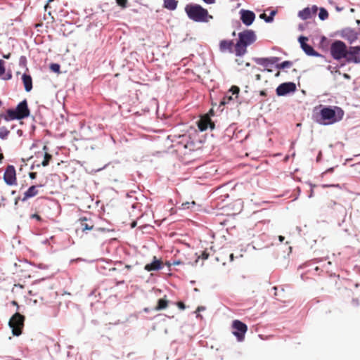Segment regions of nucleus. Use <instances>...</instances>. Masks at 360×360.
<instances>
[{
	"label": "nucleus",
	"instance_id": "obj_1",
	"mask_svg": "<svg viewBox=\"0 0 360 360\" xmlns=\"http://www.w3.org/2000/svg\"><path fill=\"white\" fill-rule=\"evenodd\" d=\"M256 41V34L251 30H246L238 33V40L235 44V54L242 56L247 53V47Z\"/></svg>",
	"mask_w": 360,
	"mask_h": 360
},
{
	"label": "nucleus",
	"instance_id": "obj_2",
	"mask_svg": "<svg viewBox=\"0 0 360 360\" xmlns=\"http://www.w3.org/2000/svg\"><path fill=\"white\" fill-rule=\"evenodd\" d=\"M185 12L188 18L195 22H207L212 18L206 8L196 4H187L185 6Z\"/></svg>",
	"mask_w": 360,
	"mask_h": 360
},
{
	"label": "nucleus",
	"instance_id": "obj_3",
	"mask_svg": "<svg viewBox=\"0 0 360 360\" xmlns=\"http://www.w3.org/2000/svg\"><path fill=\"white\" fill-rule=\"evenodd\" d=\"M344 115V111L339 107H324L320 111L319 123L325 125L333 124L340 121Z\"/></svg>",
	"mask_w": 360,
	"mask_h": 360
},
{
	"label": "nucleus",
	"instance_id": "obj_4",
	"mask_svg": "<svg viewBox=\"0 0 360 360\" xmlns=\"http://www.w3.org/2000/svg\"><path fill=\"white\" fill-rule=\"evenodd\" d=\"M25 316L18 312L15 313L8 321V326L11 328L14 336H19L22 333L24 326Z\"/></svg>",
	"mask_w": 360,
	"mask_h": 360
},
{
	"label": "nucleus",
	"instance_id": "obj_5",
	"mask_svg": "<svg viewBox=\"0 0 360 360\" xmlns=\"http://www.w3.org/2000/svg\"><path fill=\"white\" fill-rule=\"evenodd\" d=\"M347 53V46L342 41H335L330 46V53L336 60L345 58Z\"/></svg>",
	"mask_w": 360,
	"mask_h": 360
},
{
	"label": "nucleus",
	"instance_id": "obj_6",
	"mask_svg": "<svg viewBox=\"0 0 360 360\" xmlns=\"http://www.w3.org/2000/svg\"><path fill=\"white\" fill-rule=\"evenodd\" d=\"M3 179L5 184L8 186H11L17 185L16 170L13 165H8L6 167Z\"/></svg>",
	"mask_w": 360,
	"mask_h": 360
},
{
	"label": "nucleus",
	"instance_id": "obj_7",
	"mask_svg": "<svg viewBox=\"0 0 360 360\" xmlns=\"http://www.w3.org/2000/svg\"><path fill=\"white\" fill-rule=\"evenodd\" d=\"M96 269L103 275L108 276L112 270V262L111 259L100 258L96 262Z\"/></svg>",
	"mask_w": 360,
	"mask_h": 360
},
{
	"label": "nucleus",
	"instance_id": "obj_8",
	"mask_svg": "<svg viewBox=\"0 0 360 360\" xmlns=\"http://www.w3.org/2000/svg\"><path fill=\"white\" fill-rule=\"evenodd\" d=\"M233 328V333L237 338L238 340L242 341L244 339L245 334L248 330V326L239 320H235L232 323Z\"/></svg>",
	"mask_w": 360,
	"mask_h": 360
},
{
	"label": "nucleus",
	"instance_id": "obj_9",
	"mask_svg": "<svg viewBox=\"0 0 360 360\" xmlns=\"http://www.w3.org/2000/svg\"><path fill=\"white\" fill-rule=\"evenodd\" d=\"M14 109L19 120L27 118L30 115V110L26 99H23L22 101L18 103Z\"/></svg>",
	"mask_w": 360,
	"mask_h": 360
},
{
	"label": "nucleus",
	"instance_id": "obj_10",
	"mask_svg": "<svg viewBox=\"0 0 360 360\" xmlns=\"http://www.w3.org/2000/svg\"><path fill=\"white\" fill-rule=\"evenodd\" d=\"M296 91V85L293 82H285L280 84L276 89V94L279 96H285Z\"/></svg>",
	"mask_w": 360,
	"mask_h": 360
},
{
	"label": "nucleus",
	"instance_id": "obj_11",
	"mask_svg": "<svg viewBox=\"0 0 360 360\" xmlns=\"http://www.w3.org/2000/svg\"><path fill=\"white\" fill-rule=\"evenodd\" d=\"M41 186V184L38 186L33 185L30 186L29 188L24 193V195L22 198H20V196H18L15 198V205L18 204L20 200L22 202H25L29 198L36 196L38 194L37 188Z\"/></svg>",
	"mask_w": 360,
	"mask_h": 360
},
{
	"label": "nucleus",
	"instance_id": "obj_12",
	"mask_svg": "<svg viewBox=\"0 0 360 360\" xmlns=\"http://www.w3.org/2000/svg\"><path fill=\"white\" fill-rule=\"evenodd\" d=\"M345 59L349 63H360V46L350 47Z\"/></svg>",
	"mask_w": 360,
	"mask_h": 360
},
{
	"label": "nucleus",
	"instance_id": "obj_13",
	"mask_svg": "<svg viewBox=\"0 0 360 360\" xmlns=\"http://www.w3.org/2000/svg\"><path fill=\"white\" fill-rule=\"evenodd\" d=\"M240 13L241 21L247 26L250 25L255 19V14L251 11L242 9Z\"/></svg>",
	"mask_w": 360,
	"mask_h": 360
},
{
	"label": "nucleus",
	"instance_id": "obj_14",
	"mask_svg": "<svg viewBox=\"0 0 360 360\" xmlns=\"http://www.w3.org/2000/svg\"><path fill=\"white\" fill-rule=\"evenodd\" d=\"M308 41L307 37L301 36L299 37V41L300 43L301 48L308 56H316L319 53L313 49L312 46L307 44L306 42Z\"/></svg>",
	"mask_w": 360,
	"mask_h": 360
},
{
	"label": "nucleus",
	"instance_id": "obj_15",
	"mask_svg": "<svg viewBox=\"0 0 360 360\" xmlns=\"http://www.w3.org/2000/svg\"><path fill=\"white\" fill-rule=\"evenodd\" d=\"M318 11L316 6H313L311 8L307 7L298 13V16L302 20H307L315 15Z\"/></svg>",
	"mask_w": 360,
	"mask_h": 360
},
{
	"label": "nucleus",
	"instance_id": "obj_16",
	"mask_svg": "<svg viewBox=\"0 0 360 360\" xmlns=\"http://www.w3.org/2000/svg\"><path fill=\"white\" fill-rule=\"evenodd\" d=\"M209 126L211 129H214V124L212 122L211 119L207 115L201 117L198 122V127L201 131L207 129Z\"/></svg>",
	"mask_w": 360,
	"mask_h": 360
},
{
	"label": "nucleus",
	"instance_id": "obj_17",
	"mask_svg": "<svg viewBox=\"0 0 360 360\" xmlns=\"http://www.w3.org/2000/svg\"><path fill=\"white\" fill-rule=\"evenodd\" d=\"M234 43L232 40H221L219 43V50L221 52H233Z\"/></svg>",
	"mask_w": 360,
	"mask_h": 360
},
{
	"label": "nucleus",
	"instance_id": "obj_18",
	"mask_svg": "<svg viewBox=\"0 0 360 360\" xmlns=\"http://www.w3.org/2000/svg\"><path fill=\"white\" fill-rule=\"evenodd\" d=\"M254 60L258 65H261L266 68L269 64H274L277 63L279 60V58L277 57L256 58Z\"/></svg>",
	"mask_w": 360,
	"mask_h": 360
},
{
	"label": "nucleus",
	"instance_id": "obj_19",
	"mask_svg": "<svg viewBox=\"0 0 360 360\" xmlns=\"http://www.w3.org/2000/svg\"><path fill=\"white\" fill-rule=\"evenodd\" d=\"M342 35L343 38L349 41L350 43L355 41L358 38L357 33L354 30L349 28L343 30Z\"/></svg>",
	"mask_w": 360,
	"mask_h": 360
},
{
	"label": "nucleus",
	"instance_id": "obj_20",
	"mask_svg": "<svg viewBox=\"0 0 360 360\" xmlns=\"http://www.w3.org/2000/svg\"><path fill=\"white\" fill-rule=\"evenodd\" d=\"M0 117L5 121L9 122L12 120H19L14 108H8L6 111V114L0 113Z\"/></svg>",
	"mask_w": 360,
	"mask_h": 360
},
{
	"label": "nucleus",
	"instance_id": "obj_21",
	"mask_svg": "<svg viewBox=\"0 0 360 360\" xmlns=\"http://www.w3.org/2000/svg\"><path fill=\"white\" fill-rule=\"evenodd\" d=\"M21 79H22L25 91L30 92L32 89V87H33L32 78L31 75L25 72L22 75Z\"/></svg>",
	"mask_w": 360,
	"mask_h": 360
},
{
	"label": "nucleus",
	"instance_id": "obj_22",
	"mask_svg": "<svg viewBox=\"0 0 360 360\" xmlns=\"http://www.w3.org/2000/svg\"><path fill=\"white\" fill-rule=\"evenodd\" d=\"M162 261L157 259L155 257H154V261L150 264H147L144 269L147 271H156L162 269Z\"/></svg>",
	"mask_w": 360,
	"mask_h": 360
},
{
	"label": "nucleus",
	"instance_id": "obj_23",
	"mask_svg": "<svg viewBox=\"0 0 360 360\" xmlns=\"http://www.w3.org/2000/svg\"><path fill=\"white\" fill-rule=\"evenodd\" d=\"M43 150L44 151V154H42L44 156V160L41 162V165L43 167H46L49 165L52 155L47 153L48 147L46 146H44Z\"/></svg>",
	"mask_w": 360,
	"mask_h": 360
},
{
	"label": "nucleus",
	"instance_id": "obj_24",
	"mask_svg": "<svg viewBox=\"0 0 360 360\" xmlns=\"http://www.w3.org/2000/svg\"><path fill=\"white\" fill-rule=\"evenodd\" d=\"M169 301L166 299V295L164 298L160 299L158 301V304L155 307V310L160 311L165 309L168 306Z\"/></svg>",
	"mask_w": 360,
	"mask_h": 360
},
{
	"label": "nucleus",
	"instance_id": "obj_25",
	"mask_svg": "<svg viewBox=\"0 0 360 360\" xmlns=\"http://www.w3.org/2000/svg\"><path fill=\"white\" fill-rule=\"evenodd\" d=\"M178 5L177 0H164V7L168 10L174 11Z\"/></svg>",
	"mask_w": 360,
	"mask_h": 360
},
{
	"label": "nucleus",
	"instance_id": "obj_26",
	"mask_svg": "<svg viewBox=\"0 0 360 360\" xmlns=\"http://www.w3.org/2000/svg\"><path fill=\"white\" fill-rule=\"evenodd\" d=\"M81 229L83 231L92 230L94 225L91 223H87V219L86 217H81L80 219Z\"/></svg>",
	"mask_w": 360,
	"mask_h": 360
},
{
	"label": "nucleus",
	"instance_id": "obj_27",
	"mask_svg": "<svg viewBox=\"0 0 360 360\" xmlns=\"http://www.w3.org/2000/svg\"><path fill=\"white\" fill-rule=\"evenodd\" d=\"M276 12L275 11H272L270 13V15H266V13H262L259 17L260 18L264 20L266 22H271L274 20V16L276 15Z\"/></svg>",
	"mask_w": 360,
	"mask_h": 360
},
{
	"label": "nucleus",
	"instance_id": "obj_28",
	"mask_svg": "<svg viewBox=\"0 0 360 360\" xmlns=\"http://www.w3.org/2000/svg\"><path fill=\"white\" fill-rule=\"evenodd\" d=\"M10 134V131L6 127H0V139L1 140H6Z\"/></svg>",
	"mask_w": 360,
	"mask_h": 360
},
{
	"label": "nucleus",
	"instance_id": "obj_29",
	"mask_svg": "<svg viewBox=\"0 0 360 360\" xmlns=\"http://www.w3.org/2000/svg\"><path fill=\"white\" fill-rule=\"evenodd\" d=\"M292 66V62L286 60L280 64H277L276 68L277 69H284V68H291Z\"/></svg>",
	"mask_w": 360,
	"mask_h": 360
},
{
	"label": "nucleus",
	"instance_id": "obj_30",
	"mask_svg": "<svg viewBox=\"0 0 360 360\" xmlns=\"http://www.w3.org/2000/svg\"><path fill=\"white\" fill-rule=\"evenodd\" d=\"M319 16L321 20H324L328 18V13L325 8H321Z\"/></svg>",
	"mask_w": 360,
	"mask_h": 360
},
{
	"label": "nucleus",
	"instance_id": "obj_31",
	"mask_svg": "<svg viewBox=\"0 0 360 360\" xmlns=\"http://www.w3.org/2000/svg\"><path fill=\"white\" fill-rule=\"evenodd\" d=\"M27 60L26 56H21L19 59V66H20L22 68H25L26 70L27 71L28 69L27 68Z\"/></svg>",
	"mask_w": 360,
	"mask_h": 360
},
{
	"label": "nucleus",
	"instance_id": "obj_32",
	"mask_svg": "<svg viewBox=\"0 0 360 360\" xmlns=\"http://www.w3.org/2000/svg\"><path fill=\"white\" fill-rule=\"evenodd\" d=\"M50 70L54 73H59L60 65L58 63H51L50 65Z\"/></svg>",
	"mask_w": 360,
	"mask_h": 360
},
{
	"label": "nucleus",
	"instance_id": "obj_33",
	"mask_svg": "<svg viewBox=\"0 0 360 360\" xmlns=\"http://www.w3.org/2000/svg\"><path fill=\"white\" fill-rule=\"evenodd\" d=\"M117 4L122 9L127 8L128 0H116Z\"/></svg>",
	"mask_w": 360,
	"mask_h": 360
},
{
	"label": "nucleus",
	"instance_id": "obj_34",
	"mask_svg": "<svg viewBox=\"0 0 360 360\" xmlns=\"http://www.w3.org/2000/svg\"><path fill=\"white\" fill-rule=\"evenodd\" d=\"M4 75L2 77V79L4 80H10L12 79L13 75L11 70H8L4 74Z\"/></svg>",
	"mask_w": 360,
	"mask_h": 360
},
{
	"label": "nucleus",
	"instance_id": "obj_35",
	"mask_svg": "<svg viewBox=\"0 0 360 360\" xmlns=\"http://www.w3.org/2000/svg\"><path fill=\"white\" fill-rule=\"evenodd\" d=\"M6 72L5 62L2 59H0V77L2 76Z\"/></svg>",
	"mask_w": 360,
	"mask_h": 360
},
{
	"label": "nucleus",
	"instance_id": "obj_36",
	"mask_svg": "<svg viewBox=\"0 0 360 360\" xmlns=\"http://www.w3.org/2000/svg\"><path fill=\"white\" fill-rule=\"evenodd\" d=\"M190 205H195V201H192L191 202H184L182 204V207L184 209H188V208H190Z\"/></svg>",
	"mask_w": 360,
	"mask_h": 360
},
{
	"label": "nucleus",
	"instance_id": "obj_37",
	"mask_svg": "<svg viewBox=\"0 0 360 360\" xmlns=\"http://www.w3.org/2000/svg\"><path fill=\"white\" fill-rule=\"evenodd\" d=\"M109 243H103L102 244V250L106 251L108 253H110Z\"/></svg>",
	"mask_w": 360,
	"mask_h": 360
},
{
	"label": "nucleus",
	"instance_id": "obj_38",
	"mask_svg": "<svg viewBox=\"0 0 360 360\" xmlns=\"http://www.w3.org/2000/svg\"><path fill=\"white\" fill-rule=\"evenodd\" d=\"M231 91H232L233 94H238V93L240 91V89H239V87H238L236 86H233L231 88Z\"/></svg>",
	"mask_w": 360,
	"mask_h": 360
},
{
	"label": "nucleus",
	"instance_id": "obj_39",
	"mask_svg": "<svg viewBox=\"0 0 360 360\" xmlns=\"http://www.w3.org/2000/svg\"><path fill=\"white\" fill-rule=\"evenodd\" d=\"M31 219H35L36 220L41 221L42 220L41 217L37 213L32 214L30 215Z\"/></svg>",
	"mask_w": 360,
	"mask_h": 360
},
{
	"label": "nucleus",
	"instance_id": "obj_40",
	"mask_svg": "<svg viewBox=\"0 0 360 360\" xmlns=\"http://www.w3.org/2000/svg\"><path fill=\"white\" fill-rule=\"evenodd\" d=\"M176 305L181 310H184L186 309V305L184 304V303L183 302H178L176 303Z\"/></svg>",
	"mask_w": 360,
	"mask_h": 360
},
{
	"label": "nucleus",
	"instance_id": "obj_41",
	"mask_svg": "<svg viewBox=\"0 0 360 360\" xmlns=\"http://www.w3.org/2000/svg\"><path fill=\"white\" fill-rule=\"evenodd\" d=\"M208 257H209V254H208V253H207V252H203L202 253V255H201V258H202V259H207L208 258Z\"/></svg>",
	"mask_w": 360,
	"mask_h": 360
},
{
	"label": "nucleus",
	"instance_id": "obj_42",
	"mask_svg": "<svg viewBox=\"0 0 360 360\" xmlns=\"http://www.w3.org/2000/svg\"><path fill=\"white\" fill-rule=\"evenodd\" d=\"M29 176H30V178L31 179H34L36 178V176H37V173H35V172H30L29 174Z\"/></svg>",
	"mask_w": 360,
	"mask_h": 360
},
{
	"label": "nucleus",
	"instance_id": "obj_43",
	"mask_svg": "<svg viewBox=\"0 0 360 360\" xmlns=\"http://www.w3.org/2000/svg\"><path fill=\"white\" fill-rule=\"evenodd\" d=\"M98 231H112V229L100 227V228H98Z\"/></svg>",
	"mask_w": 360,
	"mask_h": 360
},
{
	"label": "nucleus",
	"instance_id": "obj_44",
	"mask_svg": "<svg viewBox=\"0 0 360 360\" xmlns=\"http://www.w3.org/2000/svg\"><path fill=\"white\" fill-rule=\"evenodd\" d=\"M11 54L10 53H8L7 54H4L3 58L5 59H9L11 58Z\"/></svg>",
	"mask_w": 360,
	"mask_h": 360
},
{
	"label": "nucleus",
	"instance_id": "obj_45",
	"mask_svg": "<svg viewBox=\"0 0 360 360\" xmlns=\"http://www.w3.org/2000/svg\"><path fill=\"white\" fill-rule=\"evenodd\" d=\"M37 266H38V268H39V269H46V265H45V264H41H41H39Z\"/></svg>",
	"mask_w": 360,
	"mask_h": 360
},
{
	"label": "nucleus",
	"instance_id": "obj_46",
	"mask_svg": "<svg viewBox=\"0 0 360 360\" xmlns=\"http://www.w3.org/2000/svg\"><path fill=\"white\" fill-rule=\"evenodd\" d=\"M202 310H205V307H198L195 311V313L197 312H199L200 311H202Z\"/></svg>",
	"mask_w": 360,
	"mask_h": 360
},
{
	"label": "nucleus",
	"instance_id": "obj_47",
	"mask_svg": "<svg viewBox=\"0 0 360 360\" xmlns=\"http://www.w3.org/2000/svg\"><path fill=\"white\" fill-rule=\"evenodd\" d=\"M41 165V164H37V165H32L31 167H30V169H34V168L36 167H39Z\"/></svg>",
	"mask_w": 360,
	"mask_h": 360
},
{
	"label": "nucleus",
	"instance_id": "obj_48",
	"mask_svg": "<svg viewBox=\"0 0 360 360\" xmlns=\"http://www.w3.org/2000/svg\"><path fill=\"white\" fill-rule=\"evenodd\" d=\"M255 79H256V80H257V81L261 80V79H262V75H261L260 74H257V75H255Z\"/></svg>",
	"mask_w": 360,
	"mask_h": 360
},
{
	"label": "nucleus",
	"instance_id": "obj_49",
	"mask_svg": "<svg viewBox=\"0 0 360 360\" xmlns=\"http://www.w3.org/2000/svg\"><path fill=\"white\" fill-rule=\"evenodd\" d=\"M136 226V221H133L131 222V224H130L131 228H134Z\"/></svg>",
	"mask_w": 360,
	"mask_h": 360
},
{
	"label": "nucleus",
	"instance_id": "obj_50",
	"mask_svg": "<svg viewBox=\"0 0 360 360\" xmlns=\"http://www.w3.org/2000/svg\"><path fill=\"white\" fill-rule=\"evenodd\" d=\"M205 3L211 4L215 2V0H203Z\"/></svg>",
	"mask_w": 360,
	"mask_h": 360
},
{
	"label": "nucleus",
	"instance_id": "obj_51",
	"mask_svg": "<svg viewBox=\"0 0 360 360\" xmlns=\"http://www.w3.org/2000/svg\"><path fill=\"white\" fill-rule=\"evenodd\" d=\"M17 134L19 136H22L23 135V131L21 129H18L17 131Z\"/></svg>",
	"mask_w": 360,
	"mask_h": 360
},
{
	"label": "nucleus",
	"instance_id": "obj_52",
	"mask_svg": "<svg viewBox=\"0 0 360 360\" xmlns=\"http://www.w3.org/2000/svg\"><path fill=\"white\" fill-rule=\"evenodd\" d=\"M259 94H260V96H266V91H264V90L261 91L259 92Z\"/></svg>",
	"mask_w": 360,
	"mask_h": 360
},
{
	"label": "nucleus",
	"instance_id": "obj_53",
	"mask_svg": "<svg viewBox=\"0 0 360 360\" xmlns=\"http://www.w3.org/2000/svg\"><path fill=\"white\" fill-rule=\"evenodd\" d=\"M278 239H279L280 242H283L285 238L282 236H279Z\"/></svg>",
	"mask_w": 360,
	"mask_h": 360
},
{
	"label": "nucleus",
	"instance_id": "obj_54",
	"mask_svg": "<svg viewBox=\"0 0 360 360\" xmlns=\"http://www.w3.org/2000/svg\"><path fill=\"white\" fill-rule=\"evenodd\" d=\"M236 62L238 63V65H242L243 61L240 59H236Z\"/></svg>",
	"mask_w": 360,
	"mask_h": 360
},
{
	"label": "nucleus",
	"instance_id": "obj_55",
	"mask_svg": "<svg viewBox=\"0 0 360 360\" xmlns=\"http://www.w3.org/2000/svg\"><path fill=\"white\" fill-rule=\"evenodd\" d=\"M273 289L275 290L274 295H275L276 297H277V296H278V292H276V290H277V287H276V286H275V287H274V288H273Z\"/></svg>",
	"mask_w": 360,
	"mask_h": 360
},
{
	"label": "nucleus",
	"instance_id": "obj_56",
	"mask_svg": "<svg viewBox=\"0 0 360 360\" xmlns=\"http://www.w3.org/2000/svg\"><path fill=\"white\" fill-rule=\"evenodd\" d=\"M12 304L17 306L18 308H19V305L18 304V302L16 301H12Z\"/></svg>",
	"mask_w": 360,
	"mask_h": 360
},
{
	"label": "nucleus",
	"instance_id": "obj_57",
	"mask_svg": "<svg viewBox=\"0 0 360 360\" xmlns=\"http://www.w3.org/2000/svg\"><path fill=\"white\" fill-rule=\"evenodd\" d=\"M51 1H52V0H48L47 4L44 6V8H45V10H46V9H47V8H48V6H49V2H51Z\"/></svg>",
	"mask_w": 360,
	"mask_h": 360
},
{
	"label": "nucleus",
	"instance_id": "obj_58",
	"mask_svg": "<svg viewBox=\"0 0 360 360\" xmlns=\"http://www.w3.org/2000/svg\"><path fill=\"white\" fill-rule=\"evenodd\" d=\"M35 129H36V127L34 124H32L31 126V130L32 131H35Z\"/></svg>",
	"mask_w": 360,
	"mask_h": 360
},
{
	"label": "nucleus",
	"instance_id": "obj_59",
	"mask_svg": "<svg viewBox=\"0 0 360 360\" xmlns=\"http://www.w3.org/2000/svg\"><path fill=\"white\" fill-rule=\"evenodd\" d=\"M1 203H4L6 198L3 195H1Z\"/></svg>",
	"mask_w": 360,
	"mask_h": 360
},
{
	"label": "nucleus",
	"instance_id": "obj_60",
	"mask_svg": "<svg viewBox=\"0 0 360 360\" xmlns=\"http://www.w3.org/2000/svg\"><path fill=\"white\" fill-rule=\"evenodd\" d=\"M48 243H49V240L48 239H46V240L42 241L43 244H47Z\"/></svg>",
	"mask_w": 360,
	"mask_h": 360
},
{
	"label": "nucleus",
	"instance_id": "obj_61",
	"mask_svg": "<svg viewBox=\"0 0 360 360\" xmlns=\"http://www.w3.org/2000/svg\"><path fill=\"white\" fill-rule=\"evenodd\" d=\"M230 259H231V261L233 260V254L230 255Z\"/></svg>",
	"mask_w": 360,
	"mask_h": 360
},
{
	"label": "nucleus",
	"instance_id": "obj_62",
	"mask_svg": "<svg viewBox=\"0 0 360 360\" xmlns=\"http://www.w3.org/2000/svg\"><path fill=\"white\" fill-rule=\"evenodd\" d=\"M181 262L179 261H177V262H174V265H178Z\"/></svg>",
	"mask_w": 360,
	"mask_h": 360
},
{
	"label": "nucleus",
	"instance_id": "obj_63",
	"mask_svg": "<svg viewBox=\"0 0 360 360\" xmlns=\"http://www.w3.org/2000/svg\"><path fill=\"white\" fill-rule=\"evenodd\" d=\"M226 103V97H224V101H221V104H225Z\"/></svg>",
	"mask_w": 360,
	"mask_h": 360
},
{
	"label": "nucleus",
	"instance_id": "obj_64",
	"mask_svg": "<svg viewBox=\"0 0 360 360\" xmlns=\"http://www.w3.org/2000/svg\"><path fill=\"white\" fill-rule=\"evenodd\" d=\"M354 302H355L356 304H359V301L357 300H354Z\"/></svg>",
	"mask_w": 360,
	"mask_h": 360
}]
</instances>
